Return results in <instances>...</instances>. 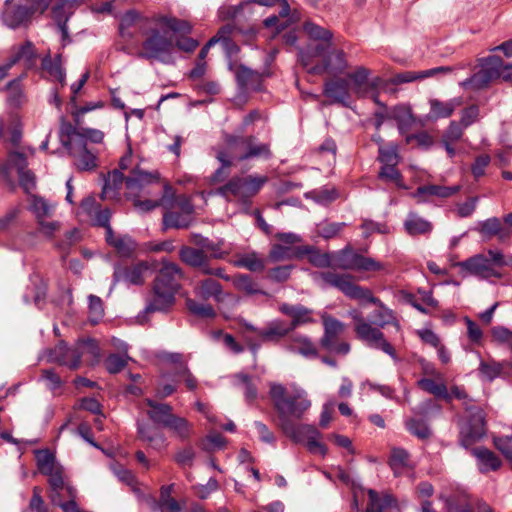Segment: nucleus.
<instances>
[{
	"label": "nucleus",
	"instance_id": "nucleus-1",
	"mask_svg": "<svg viewBox=\"0 0 512 512\" xmlns=\"http://www.w3.org/2000/svg\"><path fill=\"white\" fill-rule=\"evenodd\" d=\"M316 281L321 280L328 286L339 289L351 299L358 300L361 304L372 303L379 309L371 315V321H367L360 310L351 309L348 315L354 322V331L357 338L370 348L378 349L389 355L395 362L399 361L395 349L386 340L380 328L394 321L391 309L385 306L382 301L374 297L371 290L355 284L348 274H338L331 271L318 272L314 274Z\"/></svg>",
	"mask_w": 512,
	"mask_h": 512
},
{
	"label": "nucleus",
	"instance_id": "nucleus-2",
	"mask_svg": "<svg viewBox=\"0 0 512 512\" xmlns=\"http://www.w3.org/2000/svg\"><path fill=\"white\" fill-rule=\"evenodd\" d=\"M330 48L324 44H308L299 50V62L310 74H343L348 68L346 55L343 50Z\"/></svg>",
	"mask_w": 512,
	"mask_h": 512
},
{
	"label": "nucleus",
	"instance_id": "nucleus-3",
	"mask_svg": "<svg viewBox=\"0 0 512 512\" xmlns=\"http://www.w3.org/2000/svg\"><path fill=\"white\" fill-rule=\"evenodd\" d=\"M269 395L278 413L279 424L301 419L311 407L307 392L296 384L288 387L280 383H270Z\"/></svg>",
	"mask_w": 512,
	"mask_h": 512
},
{
	"label": "nucleus",
	"instance_id": "nucleus-4",
	"mask_svg": "<svg viewBox=\"0 0 512 512\" xmlns=\"http://www.w3.org/2000/svg\"><path fill=\"white\" fill-rule=\"evenodd\" d=\"M182 279L183 271L179 265L163 259L154 280L153 298L146 306L145 312L168 310L175 301V294Z\"/></svg>",
	"mask_w": 512,
	"mask_h": 512
},
{
	"label": "nucleus",
	"instance_id": "nucleus-5",
	"mask_svg": "<svg viewBox=\"0 0 512 512\" xmlns=\"http://www.w3.org/2000/svg\"><path fill=\"white\" fill-rule=\"evenodd\" d=\"M463 276L471 275L482 280L501 278L498 267L505 266V255L497 249H488L486 253H479L456 264Z\"/></svg>",
	"mask_w": 512,
	"mask_h": 512
},
{
	"label": "nucleus",
	"instance_id": "nucleus-6",
	"mask_svg": "<svg viewBox=\"0 0 512 512\" xmlns=\"http://www.w3.org/2000/svg\"><path fill=\"white\" fill-rule=\"evenodd\" d=\"M267 176L248 175L232 177L225 185L216 189L215 193L230 199L234 197L243 204L249 202L267 183Z\"/></svg>",
	"mask_w": 512,
	"mask_h": 512
},
{
	"label": "nucleus",
	"instance_id": "nucleus-7",
	"mask_svg": "<svg viewBox=\"0 0 512 512\" xmlns=\"http://www.w3.org/2000/svg\"><path fill=\"white\" fill-rule=\"evenodd\" d=\"M12 0L5 1L2 21L9 28L16 29L28 25L33 14L43 13L49 6L50 0H25L15 7L10 6Z\"/></svg>",
	"mask_w": 512,
	"mask_h": 512
},
{
	"label": "nucleus",
	"instance_id": "nucleus-8",
	"mask_svg": "<svg viewBox=\"0 0 512 512\" xmlns=\"http://www.w3.org/2000/svg\"><path fill=\"white\" fill-rule=\"evenodd\" d=\"M512 69V63L505 65L499 56H489L482 59L481 69L460 84L464 88L480 89L487 86L492 80L499 78L504 71Z\"/></svg>",
	"mask_w": 512,
	"mask_h": 512
},
{
	"label": "nucleus",
	"instance_id": "nucleus-9",
	"mask_svg": "<svg viewBox=\"0 0 512 512\" xmlns=\"http://www.w3.org/2000/svg\"><path fill=\"white\" fill-rule=\"evenodd\" d=\"M163 213V229H187L194 222V205L190 197L180 195L176 199V206Z\"/></svg>",
	"mask_w": 512,
	"mask_h": 512
},
{
	"label": "nucleus",
	"instance_id": "nucleus-10",
	"mask_svg": "<svg viewBox=\"0 0 512 512\" xmlns=\"http://www.w3.org/2000/svg\"><path fill=\"white\" fill-rule=\"evenodd\" d=\"M333 267L356 271H380L383 264L356 253L350 247L332 253Z\"/></svg>",
	"mask_w": 512,
	"mask_h": 512
},
{
	"label": "nucleus",
	"instance_id": "nucleus-11",
	"mask_svg": "<svg viewBox=\"0 0 512 512\" xmlns=\"http://www.w3.org/2000/svg\"><path fill=\"white\" fill-rule=\"evenodd\" d=\"M173 41L160 33L158 29H153L142 44V51L138 57L144 59H156L162 63L171 62V52L173 50Z\"/></svg>",
	"mask_w": 512,
	"mask_h": 512
},
{
	"label": "nucleus",
	"instance_id": "nucleus-12",
	"mask_svg": "<svg viewBox=\"0 0 512 512\" xmlns=\"http://www.w3.org/2000/svg\"><path fill=\"white\" fill-rule=\"evenodd\" d=\"M468 419L460 429V444L468 448L486 434L485 413L481 408L468 407Z\"/></svg>",
	"mask_w": 512,
	"mask_h": 512
},
{
	"label": "nucleus",
	"instance_id": "nucleus-13",
	"mask_svg": "<svg viewBox=\"0 0 512 512\" xmlns=\"http://www.w3.org/2000/svg\"><path fill=\"white\" fill-rule=\"evenodd\" d=\"M61 143L68 150L70 156L74 158V164L80 171H91L94 170L97 164L96 152L89 149L82 138H75V140H69L65 138V135H60Z\"/></svg>",
	"mask_w": 512,
	"mask_h": 512
},
{
	"label": "nucleus",
	"instance_id": "nucleus-14",
	"mask_svg": "<svg viewBox=\"0 0 512 512\" xmlns=\"http://www.w3.org/2000/svg\"><path fill=\"white\" fill-rule=\"evenodd\" d=\"M161 183L160 173L157 170L147 171L136 165L125 177L127 198L139 196L147 187Z\"/></svg>",
	"mask_w": 512,
	"mask_h": 512
},
{
	"label": "nucleus",
	"instance_id": "nucleus-15",
	"mask_svg": "<svg viewBox=\"0 0 512 512\" xmlns=\"http://www.w3.org/2000/svg\"><path fill=\"white\" fill-rule=\"evenodd\" d=\"M47 362L57 363L70 370L78 369L82 362L77 342L69 346L66 342L60 341L54 348L46 350Z\"/></svg>",
	"mask_w": 512,
	"mask_h": 512
},
{
	"label": "nucleus",
	"instance_id": "nucleus-16",
	"mask_svg": "<svg viewBox=\"0 0 512 512\" xmlns=\"http://www.w3.org/2000/svg\"><path fill=\"white\" fill-rule=\"evenodd\" d=\"M157 22L169 28L174 33L184 34L183 36L177 37L175 40V45L178 49L184 52H192L198 47L199 42L197 40L185 36L192 31V25L189 22L168 16L158 17Z\"/></svg>",
	"mask_w": 512,
	"mask_h": 512
},
{
	"label": "nucleus",
	"instance_id": "nucleus-17",
	"mask_svg": "<svg viewBox=\"0 0 512 512\" xmlns=\"http://www.w3.org/2000/svg\"><path fill=\"white\" fill-rule=\"evenodd\" d=\"M151 268L152 265L147 261H141L131 267L115 265L110 292L119 282H125L128 285H142L145 281L144 273Z\"/></svg>",
	"mask_w": 512,
	"mask_h": 512
},
{
	"label": "nucleus",
	"instance_id": "nucleus-18",
	"mask_svg": "<svg viewBox=\"0 0 512 512\" xmlns=\"http://www.w3.org/2000/svg\"><path fill=\"white\" fill-rule=\"evenodd\" d=\"M45 475L48 476V483L50 486L49 498L53 504L60 503L63 491L67 493V496L69 498L76 497L75 488L65 481L64 470L62 466L54 469L53 471H51V473H47Z\"/></svg>",
	"mask_w": 512,
	"mask_h": 512
},
{
	"label": "nucleus",
	"instance_id": "nucleus-19",
	"mask_svg": "<svg viewBox=\"0 0 512 512\" xmlns=\"http://www.w3.org/2000/svg\"><path fill=\"white\" fill-rule=\"evenodd\" d=\"M225 141L230 147L241 143L247 148V152L239 156L240 161L256 157H270L269 145L265 143H256L255 137H238L229 135L226 137Z\"/></svg>",
	"mask_w": 512,
	"mask_h": 512
},
{
	"label": "nucleus",
	"instance_id": "nucleus-20",
	"mask_svg": "<svg viewBox=\"0 0 512 512\" xmlns=\"http://www.w3.org/2000/svg\"><path fill=\"white\" fill-rule=\"evenodd\" d=\"M453 68L449 66H439L422 71H404L393 75L390 83L393 85H400L404 83H411L426 78L437 77L452 72Z\"/></svg>",
	"mask_w": 512,
	"mask_h": 512
},
{
	"label": "nucleus",
	"instance_id": "nucleus-21",
	"mask_svg": "<svg viewBox=\"0 0 512 512\" xmlns=\"http://www.w3.org/2000/svg\"><path fill=\"white\" fill-rule=\"evenodd\" d=\"M459 185L441 186V185H423L418 187L411 196L419 203L427 202L432 197L448 198L460 190Z\"/></svg>",
	"mask_w": 512,
	"mask_h": 512
},
{
	"label": "nucleus",
	"instance_id": "nucleus-22",
	"mask_svg": "<svg viewBox=\"0 0 512 512\" xmlns=\"http://www.w3.org/2000/svg\"><path fill=\"white\" fill-rule=\"evenodd\" d=\"M279 426L283 433L296 443H306L309 438L321 436L316 427L310 424H295L292 421L279 424Z\"/></svg>",
	"mask_w": 512,
	"mask_h": 512
},
{
	"label": "nucleus",
	"instance_id": "nucleus-23",
	"mask_svg": "<svg viewBox=\"0 0 512 512\" xmlns=\"http://www.w3.org/2000/svg\"><path fill=\"white\" fill-rule=\"evenodd\" d=\"M351 93L350 84L345 78H338L325 82L324 94L334 102L348 107Z\"/></svg>",
	"mask_w": 512,
	"mask_h": 512
},
{
	"label": "nucleus",
	"instance_id": "nucleus-24",
	"mask_svg": "<svg viewBox=\"0 0 512 512\" xmlns=\"http://www.w3.org/2000/svg\"><path fill=\"white\" fill-rule=\"evenodd\" d=\"M285 349L307 359L318 357V350L311 339L305 335H293L285 343Z\"/></svg>",
	"mask_w": 512,
	"mask_h": 512
},
{
	"label": "nucleus",
	"instance_id": "nucleus-25",
	"mask_svg": "<svg viewBox=\"0 0 512 512\" xmlns=\"http://www.w3.org/2000/svg\"><path fill=\"white\" fill-rule=\"evenodd\" d=\"M279 310L281 313L291 318V322L288 325L292 331L301 325L313 323L315 321L312 317L313 311L303 305H290L283 303L280 305Z\"/></svg>",
	"mask_w": 512,
	"mask_h": 512
},
{
	"label": "nucleus",
	"instance_id": "nucleus-26",
	"mask_svg": "<svg viewBox=\"0 0 512 512\" xmlns=\"http://www.w3.org/2000/svg\"><path fill=\"white\" fill-rule=\"evenodd\" d=\"M81 0H61L53 7L52 17L62 33L63 40L68 37L67 21L74 13L75 7Z\"/></svg>",
	"mask_w": 512,
	"mask_h": 512
},
{
	"label": "nucleus",
	"instance_id": "nucleus-27",
	"mask_svg": "<svg viewBox=\"0 0 512 512\" xmlns=\"http://www.w3.org/2000/svg\"><path fill=\"white\" fill-rule=\"evenodd\" d=\"M471 454L476 458L478 470L483 474L496 471L501 467L499 457L485 447L473 448Z\"/></svg>",
	"mask_w": 512,
	"mask_h": 512
},
{
	"label": "nucleus",
	"instance_id": "nucleus-28",
	"mask_svg": "<svg viewBox=\"0 0 512 512\" xmlns=\"http://www.w3.org/2000/svg\"><path fill=\"white\" fill-rule=\"evenodd\" d=\"M371 71L364 66H358L346 76L350 84L351 92L358 98L367 97V80Z\"/></svg>",
	"mask_w": 512,
	"mask_h": 512
},
{
	"label": "nucleus",
	"instance_id": "nucleus-29",
	"mask_svg": "<svg viewBox=\"0 0 512 512\" xmlns=\"http://www.w3.org/2000/svg\"><path fill=\"white\" fill-rule=\"evenodd\" d=\"M61 135H65L66 139L75 140V138H82L83 143L87 146V142L99 144L104 139V133L101 130L93 128H75L71 125L61 128Z\"/></svg>",
	"mask_w": 512,
	"mask_h": 512
},
{
	"label": "nucleus",
	"instance_id": "nucleus-30",
	"mask_svg": "<svg viewBox=\"0 0 512 512\" xmlns=\"http://www.w3.org/2000/svg\"><path fill=\"white\" fill-rule=\"evenodd\" d=\"M56 203L50 202L47 199L31 195L29 199L28 210L34 215L36 223L52 218L56 210Z\"/></svg>",
	"mask_w": 512,
	"mask_h": 512
},
{
	"label": "nucleus",
	"instance_id": "nucleus-31",
	"mask_svg": "<svg viewBox=\"0 0 512 512\" xmlns=\"http://www.w3.org/2000/svg\"><path fill=\"white\" fill-rule=\"evenodd\" d=\"M235 77L242 90H260L263 75L257 71L240 65L235 71Z\"/></svg>",
	"mask_w": 512,
	"mask_h": 512
},
{
	"label": "nucleus",
	"instance_id": "nucleus-32",
	"mask_svg": "<svg viewBox=\"0 0 512 512\" xmlns=\"http://www.w3.org/2000/svg\"><path fill=\"white\" fill-rule=\"evenodd\" d=\"M322 321L324 335L320 341L321 346L324 349H332V344L335 342L338 335L344 331L345 325L341 321L326 314L322 315Z\"/></svg>",
	"mask_w": 512,
	"mask_h": 512
},
{
	"label": "nucleus",
	"instance_id": "nucleus-33",
	"mask_svg": "<svg viewBox=\"0 0 512 512\" xmlns=\"http://www.w3.org/2000/svg\"><path fill=\"white\" fill-rule=\"evenodd\" d=\"M404 229L410 236L427 235L433 230V224L416 212H409L404 223Z\"/></svg>",
	"mask_w": 512,
	"mask_h": 512
},
{
	"label": "nucleus",
	"instance_id": "nucleus-34",
	"mask_svg": "<svg viewBox=\"0 0 512 512\" xmlns=\"http://www.w3.org/2000/svg\"><path fill=\"white\" fill-rule=\"evenodd\" d=\"M430 104V117L434 119L447 118L463 104L461 97H455L448 101H440L438 99H431Z\"/></svg>",
	"mask_w": 512,
	"mask_h": 512
},
{
	"label": "nucleus",
	"instance_id": "nucleus-35",
	"mask_svg": "<svg viewBox=\"0 0 512 512\" xmlns=\"http://www.w3.org/2000/svg\"><path fill=\"white\" fill-rule=\"evenodd\" d=\"M137 430L139 438L147 442L153 449L162 450L167 446L165 435L148 424L138 423Z\"/></svg>",
	"mask_w": 512,
	"mask_h": 512
},
{
	"label": "nucleus",
	"instance_id": "nucleus-36",
	"mask_svg": "<svg viewBox=\"0 0 512 512\" xmlns=\"http://www.w3.org/2000/svg\"><path fill=\"white\" fill-rule=\"evenodd\" d=\"M105 239L123 257H130L136 249V242L130 236H115L112 229H108V233H105Z\"/></svg>",
	"mask_w": 512,
	"mask_h": 512
},
{
	"label": "nucleus",
	"instance_id": "nucleus-37",
	"mask_svg": "<svg viewBox=\"0 0 512 512\" xmlns=\"http://www.w3.org/2000/svg\"><path fill=\"white\" fill-rule=\"evenodd\" d=\"M34 58V48L30 42H26L25 44L19 46L10 57L9 61L0 68V78H3L7 71L16 63L23 61L26 66H30L32 64V60Z\"/></svg>",
	"mask_w": 512,
	"mask_h": 512
},
{
	"label": "nucleus",
	"instance_id": "nucleus-38",
	"mask_svg": "<svg viewBox=\"0 0 512 512\" xmlns=\"http://www.w3.org/2000/svg\"><path fill=\"white\" fill-rule=\"evenodd\" d=\"M417 386L423 391L445 400L446 402L451 401V394H449V390L446 384L441 380H437L435 378L423 377L417 381Z\"/></svg>",
	"mask_w": 512,
	"mask_h": 512
},
{
	"label": "nucleus",
	"instance_id": "nucleus-39",
	"mask_svg": "<svg viewBox=\"0 0 512 512\" xmlns=\"http://www.w3.org/2000/svg\"><path fill=\"white\" fill-rule=\"evenodd\" d=\"M146 404L150 408L147 412L150 420L156 424H160L163 427L167 425V422L174 415L172 413V407L166 403H159L152 399H146Z\"/></svg>",
	"mask_w": 512,
	"mask_h": 512
},
{
	"label": "nucleus",
	"instance_id": "nucleus-40",
	"mask_svg": "<svg viewBox=\"0 0 512 512\" xmlns=\"http://www.w3.org/2000/svg\"><path fill=\"white\" fill-rule=\"evenodd\" d=\"M387 118L396 121L400 134L404 135L413 123V116L409 106L400 104L387 110Z\"/></svg>",
	"mask_w": 512,
	"mask_h": 512
},
{
	"label": "nucleus",
	"instance_id": "nucleus-41",
	"mask_svg": "<svg viewBox=\"0 0 512 512\" xmlns=\"http://www.w3.org/2000/svg\"><path fill=\"white\" fill-rule=\"evenodd\" d=\"M34 153L35 149L30 146L22 147L20 150L11 151L8 155L7 163L3 167L4 173H8V169L10 168H15L18 173L27 170V158L33 156Z\"/></svg>",
	"mask_w": 512,
	"mask_h": 512
},
{
	"label": "nucleus",
	"instance_id": "nucleus-42",
	"mask_svg": "<svg viewBox=\"0 0 512 512\" xmlns=\"http://www.w3.org/2000/svg\"><path fill=\"white\" fill-rule=\"evenodd\" d=\"M292 330L289 325L284 321L275 319L268 323V325L258 331V335L263 341H277L280 338L289 334Z\"/></svg>",
	"mask_w": 512,
	"mask_h": 512
},
{
	"label": "nucleus",
	"instance_id": "nucleus-43",
	"mask_svg": "<svg viewBox=\"0 0 512 512\" xmlns=\"http://www.w3.org/2000/svg\"><path fill=\"white\" fill-rule=\"evenodd\" d=\"M78 351H80L81 362L84 360L91 365L99 362L100 348L98 342L91 338L77 341Z\"/></svg>",
	"mask_w": 512,
	"mask_h": 512
},
{
	"label": "nucleus",
	"instance_id": "nucleus-44",
	"mask_svg": "<svg viewBox=\"0 0 512 512\" xmlns=\"http://www.w3.org/2000/svg\"><path fill=\"white\" fill-rule=\"evenodd\" d=\"M233 264L252 272H261L265 269V260L255 251L237 255Z\"/></svg>",
	"mask_w": 512,
	"mask_h": 512
},
{
	"label": "nucleus",
	"instance_id": "nucleus-45",
	"mask_svg": "<svg viewBox=\"0 0 512 512\" xmlns=\"http://www.w3.org/2000/svg\"><path fill=\"white\" fill-rule=\"evenodd\" d=\"M125 177L123 172L117 169L109 172L104 182L102 197L104 199L116 197L119 194L123 182H125Z\"/></svg>",
	"mask_w": 512,
	"mask_h": 512
},
{
	"label": "nucleus",
	"instance_id": "nucleus-46",
	"mask_svg": "<svg viewBox=\"0 0 512 512\" xmlns=\"http://www.w3.org/2000/svg\"><path fill=\"white\" fill-rule=\"evenodd\" d=\"M165 428L172 431L180 440H188L193 434V425L185 418L173 415Z\"/></svg>",
	"mask_w": 512,
	"mask_h": 512
},
{
	"label": "nucleus",
	"instance_id": "nucleus-47",
	"mask_svg": "<svg viewBox=\"0 0 512 512\" xmlns=\"http://www.w3.org/2000/svg\"><path fill=\"white\" fill-rule=\"evenodd\" d=\"M303 30L310 39L319 41L317 44L331 47L332 32L330 30L310 21L304 23Z\"/></svg>",
	"mask_w": 512,
	"mask_h": 512
},
{
	"label": "nucleus",
	"instance_id": "nucleus-48",
	"mask_svg": "<svg viewBox=\"0 0 512 512\" xmlns=\"http://www.w3.org/2000/svg\"><path fill=\"white\" fill-rule=\"evenodd\" d=\"M369 504L366 512H385L394 506L393 498L385 494L379 496L378 493L372 489L368 490Z\"/></svg>",
	"mask_w": 512,
	"mask_h": 512
},
{
	"label": "nucleus",
	"instance_id": "nucleus-49",
	"mask_svg": "<svg viewBox=\"0 0 512 512\" xmlns=\"http://www.w3.org/2000/svg\"><path fill=\"white\" fill-rule=\"evenodd\" d=\"M300 249L301 247L292 248L282 244H274L270 249L268 259L271 262H279L284 260H290L293 258H299Z\"/></svg>",
	"mask_w": 512,
	"mask_h": 512
},
{
	"label": "nucleus",
	"instance_id": "nucleus-50",
	"mask_svg": "<svg viewBox=\"0 0 512 512\" xmlns=\"http://www.w3.org/2000/svg\"><path fill=\"white\" fill-rule=\"evenodd\" d=\"M300 257L309 255V261L316 267H333L332 253H319L312 246L301 247Z\"/></svg>",
	"mask_w": 512,
	"mask_h": 512
},
{
	"label": "nucleus",
	"instance_id": "nucleus-51",
	"mask_svg": "<svg viewBox=\"0 0 512 512\" xmlns=\"http://www.w3.org/2000/svg\"><path fill=\"white\" fill-rule=\"evenodd\" d=\"M178 383V379L174 372H165L162 373L157 384L156 388V396L164 399L170 395H172L176 391V385Z\"/></svg>",
	"mask_w": 512,
	"mask_h": 512
},
{
	"label": "nucleus",
	"instance_id": "nucleus-52",
	"mask_svg": "<svg viewBox=\"0 0 512 512\" xmlns=\"http://www.w3.org/2000/svg\"><path fill=\"white\" fill-rule=\"evenodd\" d=\"M42 68L49 73L54 79L58 80L62 86L65 85V70L62 67L61 55H57L53 60L50 56L42 60Z\"/></svg>",
	"mask_w": 512,
	"mask_h": 512
},
{
	"label": "nucleus",
	"instance_id": "nucleus-53",
	"mask_svg": "<svg viewBox=\"0 0 512 512\" xmlns=\"http://www.w3.org/2000/svg\"><path fill=\"white\" fill-rule=\"evenodd\" d=\"M179 256L183 262L195 268L204 265L208 257L202 249L188 246H184L180 249Z\"/></svg>",
	"mask_w": 512,
	"mask_h": 512
},
{
	"label": "nucleus",
	"instance_id": "nucleus-54",
	"mask_svg": "<svg viewBox=\"0 0 512 512\" xmlns=\"http://www.w3.org/2000/svg\"><path fill=\"white\" fill-rule=\"evenodd\" d=\"M389 465L394 474L398 476L404 468L409 466L408 452L402 448H394L391 452Z\"/></svg>",
	"mask_w": 512,
	"mask_h": 512
},
{
	"label": "nucleus",
	"instance_id": "nucleus-55",
	"mask_svg": "<svg viewBox=\"0 0 512 512\" xmlns=\"http://www.w3.org/2000/svg\"><path fill=\"white\" fill-rule=\"evenodd\" d=\"M36 460L39 471L42 474L51 473L54 469L60 467L54 455L49 450H38L36 452Z\"/></svg>",
	"mask_w": 512,
	"mask_h": 512
},
{
	"label": "nucleus",
	"instance_id": "nucleus-56",
	"mask_svg": "<svg viewBox=\"0 0 512 512\" xmlns=\"http://www.w3.org/2000/svg\"><path fill=\"white\" fill-rule=\"evenodd\" d=\"M406 429L419 439H427L431 435V430L426 421L416 418H408L405 420Z\"/></svg>",
	"mask_w": 512,
	"mask_h": 512
},
{
	"label": "nucleus",
	"instance_id": "nucleus-57",
	"mask_svg": "<svg viewBox=\"0 0 512 512\" xmlns=\"http://www.w3.org/2000/svg\"><path fill=\"white\" fill-rule=\"evenodd\" d=\"M378 160L382 165H398L400 156L397 145L391 143L386 146H379Z\"/></svg>",
	"mask_w": 512,
	"mask_h": 512
},
{
	"label": "nucleus",
	"instance_id": "nucleus-58",
	"mask_svg": "<svg viewBox=\"0 0 512 512\" xmlns=\"http://www.w3.org/2000/svg\"><path fill=\"white\" fill-rule=\"evenodd\" d=\"M378 177L385 181L394 182L398 188L406 189L402 175L397 169V165H382Z\"/></svg>",
	"mask_w": 512,
	"mask_h": 512
},
{
	"label": "nucleus",
	"instance_id": "nucleus-59",
	"mask_svg": "<svg viewBox=\"0 0 512 512\" xmlns=\"http://www.w3.org/2000/svg\"><path fill=\"white\" fill-rule=\"evenodd\" d=\"M199 295L204 299H209L214 297L219 299V296L222 292L221 284L211 278L203 280L199 285Z\"/></svg>",
	"mask_w": 512,
	"mask_h": 512
},
{
	"label": "nucleus",
	"instance_id": "nucleus-60",
	"mask_svg": "<svg viewBox=\"0 0 512 512\" xmlns=\"http://www.w3.org/2000/svg\"><path fill=\"white\" fill-rule=\"evenodd\" d=\"M141 21H144V19L136 10L125 12L120 18L119 31L121 36H130L128 29Z\"/></svg>",
	"mask_w": 512,
	"mask_h": 512
},
{
	"label": "nucleus",
	"instance_id": "nucleus-61",
	"mask_svg": "<svg viewBox=\"0 0 512 512\" xmlns=\"http://www.w3.org/2000/svg\"><path fill=\"white\" fill-rule=\"evenodd\" d=\"M198 245L201 246V249L205 252H209V256L214 259H223L228 255V252L222 250V243H215L208 238H201L200 241L197 242Z\"/></svg>",
	"mask_w": 512,
	"mask_h": 512
},
{
	"label": "nucleus",
	"instance_id": "nucleus-62",
	"mask_svg": "<svg viewBox=\"0 0 512 512\" xmlns=\"http://www.w3.org/2000/svg\"><path fill=\"white\" fill-rule=\"evenodd\" d=\"M130 357L125 353L123 355L111 354L105 359V367L111 374L120 372L127 364Z\"/></svg>",
	"mask_w": 512,
	"mask_h": 512
},
{
	"label": "nucleus",
	"instance_id": "nucleus-63",
	"mask_svg": "<svg viewBox=\"0 0 512 512\" xmlns=\"http://www.w3.org/2000/svg\"><path fill=\"white\" fill-rule=\"evenodd\" d=\"M501 222L497 217H491L478 223V231L486 238L496 236L500 233Z\"/></svg>",
	"mask_w": 512,
	"mask_h": 512
},
{
	"label": "nucleus",
	"instance_id": "nucleus-64",
	"mask_svg": "<svg viewBox=\"0 0 512 512\" xmlns=\"http://www.w3.org/2000/svg\"><path fill=\"white\" fill-rule=\"evenodd\" d=\"M62 223L58 220L47 219L37 224L38 232L47 239H53L61 230Z\"/></svg>",
	"mask_w": 512,
	"mask_h": 512
}]
</instances>
